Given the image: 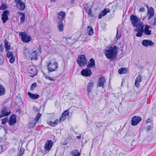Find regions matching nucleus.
<instances>
[{
  "mask_svg": "<svg viewBox=\"0 0 156 156\" xmlns=\"http://www.w3.org/2000/svg\"><path fill=\"white\" fill-rule=\"evenodd\" d=\"M16 112H18L19 113H20L21 112V110L20 109H17L16 110Z\"/></svg>",
  "mask_w": 156,
  "mask_h": 156,
  "instance_id": "obj_60",
  "label": "nucleus"
},
{
  "mask_svg": "<svg viewBox=\"0 0 156 156\" xmlns=\"http://www.w3.org/2000/svg\"><path fill=\"white\" fill-rule=\"evenodd\" d=\"M41 116V115L40 113H39L37 114L35 119V120L36 122L38 121Z\"/></svg>",
  "mask_w": 156,
  "mask_h": 156,
  "instance_id": "obj_36",
  "label": "nucleus"
},
{
  "mask_svg": "<svg viewBox=\"0 0 156 156\" xmlns=\"http://www.w3.org/2000/svg\"><path fill=\"white\" fill-rule=\"evenodd\" d=\"M37 83L36 82L33 83L31 85L30 87V91H33L34 88H35L37 87Z\"/></svg>",
  "mask_w": 156,
  "mask_h": 156,
  "instance_id": "obj_34",
  "label": "nucleus"
},
{
  "mask_svg": "<svg viewBox=\"0 0 156 156\" xmlns=\"http://www.w3.org/2000/svg\"><path fill=\"white\" fill-rule=\"evenodd\" d=\"M15 61V58L14 57V56L11 57H10V58L9 59V62L11 63H13Z\"/></svg>",
  "mask_w": 156,
  "mask_h": 156,
  "instance_id": "obj_46",
  "label": "nucleus"
},
{
  "mask_svg": "<svg viewBox=\"0 0 156 156\" xmlns=\"http://www.w3.org/2000/svg\"><path fill=\"white\" fill-rule=\"evenodd\" d=\"M94 82H89L87 86V92L88 94L91 93L92 90L94 86Z\"/></svg>",
  "mask_w": 156,
  "mask_h": 156,
  "instance_id": "obj_18",
  "label": "nucleus"
},
{
  "mask_svg": "<svg viewBox=\"0 0 156 156\" xmlns=\"http://www.w3.org/2000/svg\"><path fill=\"white\" fill-rule=\"evenodd\" d=\"M33 109L34 111L37 112L39 111V110L38 108L35 106H33Z\"/></svg>",
  "mask_w": 156,
  "mask_h": 156,
  "instance_id": "obj_49",
  "label": "nucleus"
},
{
  "mask_svg": "<svg viewBox=\"0 0 156 156\" xmlns=\"http://www.w3.org/2000/svg\"><path fill=\"white\" fill-rule=\"evenodd\" d=\"M58 64L56 61L51 62L50 61L47 65L49 72H52L56 70L58 68Z\"/></svg>",
  "mask_w": 156,
  "mask_h": 156,
  "instance_id": "obj_3",
  "label": "nucleus"
},
{
  "mask_svg": "<svg viewBox=\"0 0 156 156\" xmlns=\"http://www.w3.org/2000/svg\"><path fill=\"white\" fill-rule=\"evenodd\" d=\"M154 22L153 23V26L156 25V18L154 20Z\"/></svg>",
  "mask_w": 156,
  "mask_h": 156,
  "instance_id": "obj_58",
  "label": "nucleus"
},
{
  "mask_svg": "<svg viewBox=\"0 0 156 156\" xmlns=\"http://www.w3.org/2000/svg\"><path fill=\"white\" fill-rule=\"evenodd\" d=\"M151 122V119L150 118H148L147 119L146 121V122L147 123H150Z\"/></svg>",
  "mask_w": 156,
  "mask_h": 156,
  "instance_id": "obj_56",
  "label": "nucleus"
},
{
  "mask_svg": "<svg viewBox=\"0 0 156 156\" xmlns=\"http://www.w3.org/2000/svg\"><path fill=\"white\" fill-rule=\"evenodd\" d=\"M69 116V111L68 110H65L62 113L60 117L59 121L60 122L62 121H64L66 120L67 117Z\"/></svg>",
  "mask_w": 156,
  "mask_h": 156,
  "instance_id": "obj_13",
  "label": "nucleus"
},
{
  "mask_svg": "<svg viewBox=\"0 0 156 156\" xmlns=\"http://www.w3.org/2000/svg\"><path fill=\"white\" fill-rule=\"evenodd\" d=\"M105 56L110 61H113L116 57L117 54V48L116 46H111L108 49L105 50Z\"/></svg>",
  "mask_w": 156,
  "mask_h": 156,
  "instance_id": "obj_1",
  "label": "nucleus"
},
{
  "mask_svg": "<svg viewBox=\"0 0 156 156\" xmlns=\"http://www.w3.org/2000/svg\"><path fill=\"white\" fill-rule=\"evenodd\" d=\"M139 82H137L135 81V85L136 87H137V88L139 87L140 86V84L139 83H138Z\"/></svg>",
  "mask_w": 156,
  "mask_h": 156,
  "instance_id": "obj_47",
  "label": "nucleus"
},
{
  "mask_svg": "<svg viewBox=\"0 0 156 156\" xmlns=\"http://www.w3.org/2000/svg\"><path fill=\"white\" fill-rule=\"evenodd\" d=\"M109 12H110V9H105L99 14L98 16V18L99 19H101L103 16L106 15Z\"/></svg>",
  "mask_w": 156,
  "mask_h": 156,
  "instance_id": "obj_17",
  "label": "nucleus"
},
{
  "mask_svg": "<svg viewBox=\"0 0 156 156\" xmlns=\"http://www.w3.org/2000/svg\"><path fill=\"white\" fill-rule=\"evenodd\" d=\"M151 129V126H147V130L148 131H149Z\"/></svg>",
  "mask_w": 156,
  "mask_h": 156,
  "instance_id": "obj_57",
  "label": "nucleus"
},
{
  "mask_svg": "<svg viewBox=\"0 0 156 156\" xmlns=\"http://www.w3.org/2000/svg\"><path fill=\"white\" fill-rule=\"evenodd\" d=\"M27 94L30 98L34 100H36L40 97V95L38 94H34L29 92Z\"/></svg>",
  "mask_w": 156,
  "mask_h": 156,
  "instance_id": "obj_19",
  "label": "nucleus"
},
{
  "mask_svg": "<svg viewBox=\"0 0 156 156\" xmlns=\"http://www.w3.org/2000/svg\"><path fill=\"white\" fill-rule=\"evenodd\" d=\"M142 120L141 118L139 116H134L131 121V124L132 126L136 125Z\"/></svg>",
  "mask_w": 156,
  "mask_h": 156,
  "instance_id": "obj_10",
  "label": "nucleus"
},
{
  "mask_svg": "<svg viewBox=\"0 0 156 156\" xmlns=\"http://www.w3.org/2000/svg\"><path fill=\"white\" fill-rule=\"evenodd\" d=\"M106 83V79L103 76H101L98 78V83L97 86L98 87H101L104 88L105 87V84Z\"/></svg>",
  "mask_w": 156,
  "mask_h": 156,
  "instance_id": "obj_9",
  "label": "nucleus"
},
{
  "mask_svg": "<svg viewBox=\"0 0 156 156\" xmlns=\"http://www.w3.org/2000/svg\"><path fill=\"white\" fill-rule=\"evenodd\" d=\"M62 21H59L58 22V25L57 27L58 30L60 32H62L63 29V23L62 22Z\"/></svg>",
  "mask_w": 156,
  "mask_h": 156,
  "instance_id": "obj_22",
  "label": "nucleus"
},
{
  "mask_svg": "<svg viewBox=\"0 0 156 156\" xmlns=\"http://www.w3.org/2000/svg\"><path fill=\"white\" fill-rule=\"evenodd\" d=\"M90 11H91V9H87L86 10V12L88 13H89Z\"/></svg>",
  "mask_w": 156,
  "mask_h": 156,
  "instance_id": "obj_63",
  "label": "nucleus"
},
{
  "mask_svg": "<svg viewBox=\"0 0 156 156\" xmlns=\"http://www.w3.org/2000/svg\"><path fill=\"white\" fill-rule=\"evenodd\" d=\"M142 45L145 47H148L149 46H153L154 45V43L151 40L148 39H144L142 42Z\"/></svg>",
  "mask_w": 156,
  "mask_h": 156,
  "instance_id": "obj_14",
  "label": "nucleus"
},
{
  "mask_svg": "<svg viewBox=\"0 0 156 156\" xmlns=\"http://www.w3.org/2000/svg\"><path fill=\"white\" fill-rule=\"evenodd\" d=\"M16 4H18L22 1L21 0H14Z\"/></svg>",
  "mask_w": 156,
  "mask_h": 156,
  "instance_id": "obj_55",
  "label": "nucleus"
},
{
  "mask_svg": "<svg viewBox=\"0 0 156 156\" xmlns=\"http://www.w3.org/2000/svg\"><path fill=\"white\" fill-rule=\"evenodd\" d=\"M146 6L148 9L146 16H148V20H150L154 16V10L152 7L149 8L147 5H146Z\"/></svg>",
  "mask_w": 156,
  "mask_h": 156,
  "instance_id": "obj_8",
  "label": "nucleus"
},
{
  "mask_svg": "<svg viewBox=\"0 0 156 156\" xmlns=\"http://www.w3.org/2000/svg\"><path fill=\"white\" fill-rule=\"evenodd\" d=\"M48 78V79L49 80H50L51 81H54L55 80L54 79L50 77H49V78Z\"/></svg>",
  "mask_w": 156,
  "mask_h": 156,
  "instance_id": "obj_59",
  "label": "nucleus"
},
{
  "mask_svg": "<svg viewBox=\"0 0 156 156\" xmlns=\"http://www.w3.org/2000/svg\"><path fill=\"white\" fill-rule=\"evenodd\" d=\"M58 119H56L55 120L52 122L51 121H49L48 122V124L52 126H55L58 123Z\"/></svg>",
  "mask_w": 156,
  "mask_h": 156,
  "instance_id": "obj_27",
  "label": "nucleus"
},
{
  "mask_svg": "<svg viewBox=\"0 0 156 156\" xmlns=\"http://www.w3.org/2000/svg\"><path fill=\"white\" fill-rule=\"evenodd\" d=\"M4 61V58L3 56L0 54V65H2Z\"/></svg>",
  "mask_w": 156,
  "mask_h": 156,
  "instance_id": "obj_39",
  "label": "nucleus"
},
{
  "mask_svg": "<svg viewBox=\"0 0 156 156\" xmlns=\"http://www.w3.org/2000/svg\"><path fill=\"white\" fill-rule=\"evenodd\" d=\"M16 102H20L21 101V100L20 98L19 97H16Z\"/></svg>",
  "mask_w": 156,
  "mask_h": 156,
  "instance_id": "obj_52",
  "label": "nucleus"
},
{
  "mask_svg": "<svg viewBox=\"0 0 156 156\" xmlns=\"http://www.w3.org/2000/svg\"><path fill=\"white\" fill-rule=\"evenodd\" d=\"M8 121V120L7 117L5 118L2 119V124L3 125H5Z\"/></svg>",
  "mask_w": 156,
  "mask_h": 156,
  "instance_id": "obj_40",
  "label": "nucleus"
},
{
  "mask_svg": "<svg viewBox=\"0 0 156 156\" xmlns=\"http://www.w3.org/2000/svg\"><path fill=\"white\" fill-rule=\"evenodd\" d=\"M145 9L143 7H142L140 8V9L139 12H144L145 11Z\"/></svg>",
  "mask_w": 156,
  "mask_h": 156,
  "instance_id": "obj_50",
  "label": "nucleus"
},
{
  "mask_svg": "<svg viewBox=\"0 0 156 156\" xmlns=\"http://www.w3.org/2000/svg\"><path fill=\"white\" fill-rule=\"evenodd\" d=\"M150 28V26L147 24L145 25L143 31L144 34L146 35H150L151 34V31L149 29Z\"/></svg>",
  "mask_w": 156,
  "mask_h": 156,
  "instance_id": "obj_16",
  "label": "nucleus"
},
{
  "mask_svg": "<svg viewBox=\"0 0 156 156\" xmlns=\"http://www.w3.org/2000/svg\"><path fill=\"white\" fill-rule=\"evenodd\" d=\"M7 109V107L6 106H5L1 110L0 112H3L5 113L6 112V111Z\"/></svg>",
  "mask_w": 156,
  "mask_h": 156,
  "instance_id": "obj_43",
  "label": "nucleus"
},
{
  "mask_svg": "<svg viewBox=\"0 0 156 156\" xmlns=\"http://www.w3.org/2000/svg\"><path fill=\"white\" fill-rule=\"evenodd\" d=\"M135 31H137V33L136 35V36L137 37H141L143 35V33H144L143 31L137 30V29H135Z\"/></svg>",
  "mask_w": 156,
  "mask_h": 156,
  "instance_id": "obj_30",
  "label": "nucleus"
},
{
  "mask_svg": "<svg viewBox=\"0 0 156 156\" xmlns=\"http://www.w3.org/2000/svg\"><path fill=\"white\" fill-rule=\"evenodd\" d=\"M103 123L102 122H98L96 125V126L98 128H100L101 126H102Z\"/></svg>",
  "mask_w": 156,
  "mask_h": 156,
  "instance_id": "obj_45",
  "label": "nucleus"
},
{
  "mask_svg": "<svg viewBox=\"0 0 156 156\" xmlns=\"http://www.w3.org/2000/svg\"><path fill=\"white\" fill-rule=\"evenodd\" d=\"M11 113V112L10 111L9 112H6L5 113L1 112V115H0V119L3 117L8 116Z\"/></svg>",
  "mask_w": 156,
  "mask_h": 156,
  "instance_id": "obj_31",
  "label": "nucleus"
},
{
  "mask_svg": "<svg viewBox=\"0 0 156 156\" xmlns=\"http://www.w3.org/2000/svg\"><path fill=\"white\" fill-rule=\"evenodd\" d=\"M24 149L21 147L19 151V152L17 154L16 156H21L24 153Z\"/></svg>",
  "mask_w": 156,
  "mask_h": 156,
  "instance_id": "obj_33",
  "label": "nucleus"
},
{
  "mask_svg": "<svg viewBox=\"0 0 156 156\" xmlns=\"http://www.w3.org/2000/svg\"><path fill=\"white\" fill-rule=\"evenodd\" d=\"M95 66V61L93 58L90 59L88 62L87 67L89 68H94Z\"/></svg>",
  "mask_w": 156,
  "mask_h": 156,
  "instance_id": "obj_15",
  "label": "nucleus"
},
{
  "mask_svg": "<svg viewBox=\"0 0 156 156\" xmlns=\"http://www.w3.org/2000/svg\"><path fill=\"white\" fill-rule=\"evenodd\" d=\"M130 20L132 24L134 27H137L138 23L140 21V19L136 15L132 14L130 16Z\"/></svg>",
  "mask_w": 156,
  "mask_h": 156,
  "instance_id": "obj_5",
  "label": "nucleus"
},
{
  "mask_svg": "<svg viewBox=\"0 0 156 156\" xmlns=\"http://www.w3.org/2000/svg\"><path fill=\"white\" fill-rule=\"evenodd\" d=\"M87 62V60L84 55H81L78 56L77 62L80 67L85 66Z\"/></svg>",
  "mask_w": 156,
  "mask_h": 156,
  "instance_id": "obj_2",
  "label": "nucleus"
},
{
  "mask_svg": "<svg viewBox=\"0 0 156 156\" xmlns=\"http://www.w3.org/2000/svg\"><path fill=\"white\" fill-rule=\"evenodd\" d=\"M19 35L21 36V39L24 43H27L30 41L31 37L25 32H20Z\"/></svg>",
  "mask_w": 156,
  "mask_h": 156,
  "instance_id": "obj_4",
  "label": "nucleus"
},
{
  "mask_svg": "<svg viewBox=\"0 0 156 156\" xmlns=\"http://www.w3.org/2000/svg\"><path fill=\"white\" fill-rule=\"evenodd\" d=\"M19 5L20 6V9L21 11H23L25 8V4L22 1L20 3H19Z\"/></svg>",
  "mask_w": 156,
  "mask_h": 156,
  "instance_id": "obj_32",
  "label": "nucleus"
},
{
  "mask_svg": "<svg viewBox=\"0 0 156 156\" xmlns=\"http://www.w3.org/2000/svg\"><path fill=\"white\" fill-rule=\"evenodd\" d=\"M18 12L19 15L22 16L20 18V23L21 24H22L23 23H24L25 21V14L24 13L20 12Z\"/></svg>",
  "mask_w": 156,
  "mask_h": 156,
  "instance_id": "obj_20",
  "label": "nucleus"
},
{
  "mask_svg": "<svg viewBox=\"0 0 156 156\" xmlns=\"http://www.w3.org/2000/svg\"><path fill=\"white\" fill-rule=\"evenodd\" d=\"M142 80V77L140 75L138 76L136 79H135V81L140 82H141Z\"/></svg>",
  "mask_w": 156,
  "mask_h": 156,
  "instance_id": "obj_35",
  "label": "nucleus"
},
{
  "mask_svg": "<svg viewBox=\"0 0 156 156\" xmlns=\"http://www.w3.org/2000/svg\"><path fill=\"white\" fill-rule=\"evenodd\" d=\"M9 15V12L8 10H6L3 11L1 15V19L3 23H5L9 20L8 16Z\"/></svg>",
  "mask_w": 156,
  "mask_h": 156,
  "instance_id": "obj_6",
  "label": "nucleus"
},
{
  "mask_svg": "<svg viewBox=\"0 0 156 156\" xmlns=\"http://www.w3.org/2000/svg\"><path fill=\"white\" fill-rule=\"evenodd\" d=\"M51 2H55L56 1V0H50Z\"/></svg>",
  "mask_w": 156,
  "mask_h": 156,
  "instance_id": "obj_64",
  "label": "nucleus"
},
{
  "mask_svg": "<svg viewBox=\"0 0 156 156\" xmlns=\"http://www.w3.org/2000/svg\"><path fill=\"white\" fill-rule=\"evenodd\" d=\"M4 46L6 51H9L10 49V45L6 40H5Z\"/></svg>",
  "mask_w": 156,
  "mask_h": 156,
  "instance_id": "obj_26",
  "label": "nucleus"
},
{
  "mask_svg": "<svg viewBox=\"0 0 156 156\" xmlns=\"http://www.w3.org/2000/svg\"><path fill=\"white\" fill-rule=\"evenodd\" d=\"M7 57L9 58L10 57H11L12 56H13V53L11 51H8L6 54Z\"/></svg>",
  "mask_w": 156,
  "mask_h": 156,
  "instance_id": "obj_42",
  "label": "nucleus"
},
{
  "mask_svg": "<svg viewBox=\"0 0 156 156\" xmlns=\"http://www.w3.org/2000/svg\"><path fill=\"white\" fill-rule=\"evenodd\" d=\"M121 36V35L120 34H119L118 32V29H117V32L116 35V38L117 39H119Z\"/></svg>",
  "mask_w": 156,
  "mask_h": 156,
  "instance_id": "obj_44",
  "label": "nucleus"
},
{
  "mask_svg": "<svg viewBox=\"0 0 156 156\" xmlns=\"http://www.w3.org/2000/svg\"><path fill=\"white\" fill-rule=\"evenodd\" d=\"M58 15L61 16V17L60 18L59 16H58V18L60 20V21H63L65 17L66 16V13L63 11H61L58 13Z\"/></svg>",
  "mask_w": 156,
  "mask_h": 156,
  "instance_id": "obj_25",
  "label": "nucleus"
},
{
  "mask_svg": "<svg viewBox=\"0 0 156 156\" xmlns=\"http://www.w3.org/2000/svg\"><path fill=\"white\" fill-rule=\"evenodd\" d=\"M33 66H30L28 68V71L29 73L31 74H34L33 76H31L32 77H33L34 75H36V74H34V72L35 69L34 68H33Z\"/></svg>",
  "mask_w": 156,
  "mask_h": 156,
  "instance_id": "obj_28",
  "label": "nucleus"
},
{
  "mask_svg": "<svg viewBox=\"0 0 156 156\" xmlns=\"http://www.w3.org/2000/svg\"><path fill=\"white\" fill-rule=\"evenodd\" d=\"M138 24H139V25H143L144 26V23H143V22H140V23H138Z\"/></svg>",
  "mask_w": 156,
  "mask_h": 156,
  "instance_id": "obj_61",
  "label": "nucleus"
},
{
  "mask_svg": "<svg viewBox=\"0 0 156 156\" xmlns=\"http://www.w3.org/2000/svg\"><path fill=\"white\" fill-rule=\"evenodd\" d=\"M38 58L37 56H32L31 59L32 60H36Z\"/></svg>",
  "mask_w": 156,
  "mask_h": 156,
  "instance_id": "obj_51",
  "label": "nucleus"
},
{
  "mask_svg": "<svg viewBox=\"0 0 156 156\" xmlns=\"http://www.w3.org/2000/svg\"><path fill=\"white\" fill-rule=\"evenodd\" d=\"M88 14L89 16L91 17H93V15L92 13V11H89L88 13Z\"/></svg>",
  "mask_w": 156,
  "mask_h": 156,
  "instance_id": "obj_53",
  "label": "nucleus"
},
{
  "mask_svg": "<svg viewBox=\"0 0 156 156\" xmlns=\"http://www.w3.org/2000/svg\"><path fill=\"white\" fill-rule=\"evenodd\" d=\"M87 30L88 31V35L89 36L92 35L94 33L93 30V28L90 26L87 27Z\"/></svg>",
  "mask_w": 156,
  "mask_h": 156,
  "instance_id": "obj_29",
  "label": "nucleus"
},
{
  "mask_svg": "<svg viewBox=\"0 0 156 156\" xmlns=\"http://www.w3.org/2000/svg\"><path fill=\"white\" fill-rule=\"evenodd\" d=\"M137 29L138 30L143 31L144 26L143 25L138 24Z\"/></svg>",
  "mask_w": 156,
  "mask_h": 156,
  "instance_id": "obj_41",
  "label": "nucleus"
},
{
  "mask_svg": "<svg viewBox=\"0 0 156 156\" xmlns=\"http://www.w3.org/2000/svg\"><path fill=\"white\" fill-rule=\"evenodd\" d=\"M3 46L2 44L0 45V52H3Z\"/></svg>",
  "mask_w": 156,
  "mask_h": 156,
  "instance_id": "obj_54",
  "label": "nucleus"
},
{
  "mask_svg": "<svg viewBox=\"0 0 156 156\" xmlns=\"http://www.w3.org/2000/svg\"><path fill=\"white\" fill-rule=\"evenodd\" d=\"M8 122L10 126H12L16 124L17 122L16 115L14 114L10 116Z\"/></svg>",
  "mask_w": 156,
  "mask_h": 156,
  "instance_id": "obj_12",
  "label": "nucleus"
},
{
  "mask_svg": "<svg viewBox=\"0 0 156 156\" xmlns=\"http://www.w3.org/2000/svg\"><path fill=\"white\" fill-rule=\"evenodd\" d=\"M6 147L5 145H2L0 146V153L3 152L6 149Z\"/></svg>",
  "mask_w": 156,
  "mask_h": 156,
  "instance_id": "obj_37",
  "label": "nucleus"
},
{
  "mask_svg": "<svg viewBox=\"0 0 156 156\" xmlns=\"http://www.w3.org/2000/svg\"><path fill=\"white\" fill-rule=\"evenodd\" d=\"M6 90L4 86L0 83V96L5 95Z\"/></svg>",
  "mask_w": 156,
  "mask_h": 156,
  "instance_id": "obj_21",
  "label": "nucleus"
},
{
  "mask_svg": "<svg viewBox=\"0 0 156 156\" xmlns=\"http://www.w3.org/2000/svg\"><path fill=\"white\" fill-rule=\"evenodd\" d=\"M127 71V68L122 67L119 69L118 70V73L120 74H122L126 73Z\"/></svg>",
  "mask_w": 156,
  "mask_h": 156,
  "instance_id": "obj_23",
  "label": "nucleus"
},
{
  "mask_svg": "<svg viewBox=\"0 0 156 156\" xmlns=\"http://www.w3.org/2000/svg\"><path fill=\"white\" fill-rule=\"evenodd\" d=\"M53 144V142L51 140H47L44 147L45 151L46 152L49 151L51 148Z\"/></svg>",
  "mask_w": 156,
  "mask_h": 156,
  "instance_id": "obj_11",
  "label": "nucleus"
},
{
  "mask_svg": "<svg viewBox=\"0 0 156 156\" xmlns=\"http://www.w3.org/2000/svg\"><path fill=\"white\" fill-rule=\"evenodd\" d=\"M76 138L77 139H81V135H79V136H76Z\"/></svg>",
  "mask_w": 156,
  "mask_h": 156,
  "instance_id": "obj_62",
  "label": "nucleus"
},
{
  "mask_svg": "<svg viewBox=\"0 0 156 156\" xmlns=\"http://www.w3.org/2000/svg\"><path fill=\"white\" fill-rule=\"evenodd\" d=\"M31 55L32 56H37V53L36 51H33L31 54Z\"/></svg>",
  "mask_w": 156,
  "mask_h": 156,
  "instance_id": "obj_48",
  "label": "nucleus"
},
{
  "mask_svg": "<svg viewBox=\"0 0 156 156\" xmlns=\"http://www.w3.org/2000/svg\"><path fill=\"white\" fill-rule=\"evenodd\" d=\"M70 154L72 156H80V153L77 150H74L70 152Z\"/></svg>",
  "mask_w": 156,
  "mask_h": 156,
  "instance_id": "obj_24",
  "label": "nucleus"
},
{
  "mask_svg": "<svg viewBox=\"0 0 156 156\" xmlns=\"http://www.w3.org/2000/svg\"><path fill=\"white\" fill-rule=\"evenodd\" d=\"M92 74L91 70L90 68L87 67L82 69L81 71V75L84 76L89 77Z\"/></svg>",
  "mask_w": 156,
  "mask_h": 156,
  "instance_id": "obj_7",
  "label": "nucleus"
},
{
  "mask_svg": "<svg viewBox=\"0 0 156 156\" xmlns=\"http://www.w3.org/2000/svg\"><path fill=\"white\" fill-rule=\"evenodd\" d=\"M7 8V6L4 4H2L0 6V10H4L5 9Z\"/></svg>",
  "mask_w": 156,
  "mask_h": 156,
  "instance_id": "obj_38",
  "label": "nucleus"
}]
</instances>
